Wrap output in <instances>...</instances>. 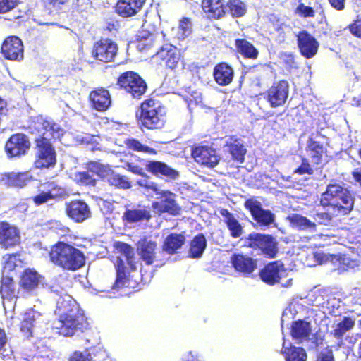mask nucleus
I'll use <instances>...</instances> for the list:
<instances>
[{"instance_id":"nucleus-1","label":"nucleus","mask_w":361,"mask_h":361,"mask_svg":"<svg viewBox=\"0 0 361 361\" xmlns=\"http://www.w3.org/2000/svg\"><path fill=\"white\" fill-rule=\"evenodd\" d=\"M46 288L59 297L56 298L55 314L59 318L54 322V328L58 330L56 333L64 336H72L83 332L87 328L88 322L76 301L59 285L47 284Z\"/></svg>"},{"instance_id":"nucleus-2","label":"nucleus","mask_w":361,"mask_h":361,"mask_svg":"<svg viewBox=\"0 0 361 361\" xmlns=\"http://www.w3.org/2000/svg\"><path fill=\"white\" fill-rule=\"evenodd\" d=\"M30 129L32 134H36L35 167L40 169L54 167L56 163V153L51 140L60 138L63 135V129L58 123L42 116L37 117Z\"/></svg>"},{"instance_id":"nucleus-3","label":"nucleus","mask_w":361,"mask_h":361,"mask_svg":"<svg viewBox=\"0 0 361 361\" xmlns=\"http://www.w3.org/2000/svg\"><path fill=\"white\" fill-rule=\"evenodd\" d=\"M354 200L348 188L338 183H330L322 194L320 205L330 207L334 212L346 215L353 210Z\"/></svg>"},{"instance_id":"nucleus-4","label":"nucleus","mask_w":361,"mask_h":361,"mask_svg":"<svg viewBox=\"0 0 361 361\" xmlns=\"http://www.w3.org/2000/svg\"><path fill=\"white\" fill-rule=\"evenodd\" d=\"M49 257L54 264L66 270H78L85 262L84 253L80 250L63 242L52 246Z\"/></svg>"},{"instance_id":"nucleus-5","label":"nucleus","mask_w":361,"mask_h":361,"mask_svg":"<svg viewBox=\"0 0 361 361\" xmlns=\"http://www.w3.org/2000/svg\"><path fill=\"white\" fill-rule=\"evenodd\" d=\"M165 108L157 100L149 99L141 104L140 121L148 129H160L165 123Z\"/></svg>"},{"instance_id":"nucleus-6","label":"nucleus","mask_w":361,"mask_h":361,"mask_svg":"<svg viewBox=\"0 0 361 361\" xmlns=\"http://www.w3.org/2000/svg\"><path fill=\"white\" fill-rule=\"evenodd\" d=\"M244 206L255 221V227L263 231L276 227V215L271 210L264 209L259 201L250 198L245 202Z\"/></svg>"},{"instance_id":"nucleus-7","label":"nucleus","mask_w":361,"mask_h":361,"mask_svg":"<svg viewBox=\"0 0 361 361\" xmlns=\"http://www.w3.org/2000/svg\"><path fill=\"white\" fill-rule=\"evenodd\" d=\"M245 243L249 247L260 250L269 258H274L279 251L278 242L271 235L252 232L245 238Z\"/></svg>"},{"instance_id":"nucleus-8","label":"nucleus","mask_w":361,"mask_h":361,"mask_svg":"<svg viewBox=\"0 0 361 361\" xmlns=\"http://www.w3.org/2000/svg\"><path fill=\"white\" fill-rule=\"evenodd\" d=\"M118 85L134 98L143 95L147 88L145 80L134 71H126L118 78Z\"/></svg>"},{"instance_id":"nucleus-9","label":"nucleus","mask_w":361,"mask_h":361,"mask_svg":"<svg viewBox=\"0 0 361 361\" xmlns=\"http://www.w3.org/2000/svg\"><path fill=\"white\" fill-rule=\"evenodd\" d=\"M261 280L269 286L279 283L281 280L287 276V271L281 261H274L268 263L259 271Z\"/></svg>"},{"instance_id":"nucleus-10","label":"nucleus","mask_w":361,"mask_h":361,"mask_svg":"<svg viewBox=\"0 0 361 361\" xmlns=\"http://www.w3.org/2000/svg\"><path fill=\"white\" fill-rule=\"evenodd\" d=\"M118 51L116 43L109 39H102L95 42L92 49V56L96 60L108 63L112 61Z\"/></svg>"},{"instance_id":"nucleus-11","label":"nucleus","mask_w":361,"mask_h":361,"mask_svg":"<svg viewBox=\"0 0 361 361\" xmlns=\"http://www.w3.org/2000/svg\"><path fill=\"white\" fill-rule=\"evenodd\" d=\"M289 94V84L286 80L274 83L267 92L265 98L271 107L276 108L283 106Z\"/></svg>"},{"instance_id":"nucleus-12","label":"nucleus","mask_w":361,"mask_h":361,"mask_svg":"<svg viewBox=\"0 0 361 361\" xmlns=\"http://www.w3.org/2000/svg\"><path fill=\"white\" fill-rule=\"evenodd\" d=\"M30 147L27 137L23 133H16L6 142L5 150L8 157H17L24 155Z\"/></svg>"},{"instance_id":"nucleus-13","label":"nucleus","mask_w":361,"mask_h":361,"mask_svg":"<svg viewBox=\"0 0 361 361\" xmlns=\"http://www.w3.org/2000/svg\"><path fill=\"white\" fill-rule=\"evenodd\" d=\"M1 53L8 60L20 61L23 59L24 49L21 39L16 36L6 38L1 46Z\"/></svg>"},{"instance_id":"nucleus-14","label":"nucleus","mask_w":361,"mask_h":361,"mask_svg":"<svg viewBox=\"0 0 361 361\" xmlns=\"http://www.w3.org/2000/svg\"><path fill=\"white\" fill-rule=\"evenodd\" d=\"M297 42L300 54L306 59H311L317 53L319 42L307 31L300 32L297 35Z\"/></svg>"},{"instance_id":"nucleus-15","label":"nucleus","mask_w":361,"mask_h":361,"mask_svg":"<svg viewBox=\"0 0 361 361\" xmlns=\"http://www.w3.org/2000/svg\"><path fill=\"white\" fill-rule=\"evenodd\" d=\"M196 162L209 168H214L219 161V157L214 149L208 146H197L192 152Z\"/></svg>"},{"instance_id":"nucleus-16","label":"nucleus","mask_w":361,"mask_h":361,"mask_svg":"<svg viewBox=\"0 0 361 361\" xmlns=\"http://www.w3.org/2000/svg\"><path fill=\"white\" fill-rule=\"evenodd\" d=\"M66 212L77 223H82L91 216L90 208L83 200H73L67 203Z\"/></svg>"},{"instance_id":"nucleus-17","label":"nucleus","mask_w":361,"mask_h":361,"mask_svg":"<svg viewBox=\"0 0 361 361\" xmlns=\"http://www.w3.org/2000/svg\"><path fill=\"white\" fill-rule=\"evenodd\" d=\"M224 152L231 154V158L238 163L243 164L245 161V156L247 149L244 141L236 136H231L226 140L224 146Z\"/></svg>"},{"instance_id":"nucleus-18","label":"nucleus","mask_w":361,"mask_h":361,"mask_svg":"<svg viewBox=\"0 0 361 361\" xmlns=\"http://www.w3.org/2000/svg\"><path fill=\"white\" fill-rule=\"evenodd\" d=\"M43 277L35 270L31 269H25L20 281V287L28 293H35L42 285Z\"/></svg>"},{"instance_id":"nucleus-19","label":"nucleus","mask_w":361,"mask_h":361,"mask_svg":"<svg viewBox=\"0 0 361 361\" xmlns=\"http://www.w3.org/2000/svg\"><path fill=\"white\" fill-rule=\"evenodd\" d=\"M231 264L235 270L244 276H248L257 267L256 259L241 254H234L231 257Z\"/></svg>"},{"instance_id":"nucleus-20","label":"nucleus","mask_w":361,"mask_h":361,"mask_svg":"<svg viewBox=\"0 0 361 361\" xmlns=\"http://www.w3.org/2000/svg\"><path fill=\"white\" fill-rule=\"evenodd\" d=\"M19 243L20 234L18 228L7 222H0V245L8 248Z\"/></svg>"},{"instance_id":"nucleus-21","label":"nucleus","mask_w":361,"mask_h":361,"mask_svg":"<svg viewBox=\"0 0 361 361\" xmlns=\"http://www.w3.org/2000/svg\"><path fill=\"white\" fill-rule=\"evenodd\" d=\"M159 194L161 195L160 200L154 203L155 207L161 212H167L172 215L179 214L180 208L174 199L173 193L169 190H161Z\"/></svg>"},{"instance_id":"nucleus-22","label":"nucleus","mask_w":361,"mask_h":361,"mask_svg":"<svg viewBox=\"0 0 361 361\" xmlns=\"http://www.w3.org/2000/svg\"><path fill=\"white\" fill-rule=\"evenodd\" d=\"M146 0H118L116 12L123 18L136 15L142 8Z\"/></svg>"},{"instance_id":"nucleus-23","label":"nucleus","mask_w":361,"mask_h":361,"mask_svg":"<svg viewBox=\"0 0 361 361\" xmlns=\"http://www.w3.org/2000/svg\"><path fill=\"white\" fill-rule=\"evenodd\" d=\"M157 56L164 61L168 68L173 69L180 60V53L176 47L166 44L157 51Z\"/></svg>"},{"instance_id":"nucleus-24","label":"nucleus","mask_w":361,"mask_h":361,"mask_svg":"<svg viewBox=\"0 0 361 361\" xmlns=\"http://www.w3.org/2000/svg\"><path fill=\"white\" fill-rule=\"evenodd\" d=\"M157 243L149 238L140 239L137 243V253L147 265L154 262Z\"/></svg>"},{"instance_id":"nucleus-25","label":"nucleus","mask_w":361,"mask_h":361,"mask_svg":"<svg viewBox=\"0 0 361 361\" xmlns=\"http://www.w3.org/2000/svg\"><path fill=\"white\" fill-rule=\"evenodd\" d=\"M143 165L146 166L147 170L155 176H164L175 179L178 172L169 167L165 163L159 161L142 160Z\"/></svg>"},{"instance_id":"nucleus-26","label":"nucleus","mask_w":361,"mask_h":361,"mask_svg":"<svg viewBox=\"0 0 361 361\" xmlns=\"http://www.w3.org/2000/svg\"><path fill=\"white\" fill-rule=\"evenodd\" d=\"M338 214L330 207H322V210H317L314 213L313 223H316L317 229H319V226H335L336 225L335 218Z\"/></svg>"},{"instance_id":"nucleus-27","label":"nucleus","mask_w":361,"mask_h":361,"mask_svg":"<svg viewBox=\"0 0 361 361\" xmlns=\"http://www.w3.org/2000/svg\"><path fill=\"white\" fill-rule=\"evenodd\" d=\"M90 99L92 106L99 111H106L111 102L109 91L104 88L92 91Z\"/></svg>"},{"instance_id":"nucleus-28","label":"nucleus","mask_w":361,"mask_h":361,"mask_svg":"<svg viewBox=\"0 0 361 361\" xmlns=\"http://www.w3.org/2000/svg\"><path fill=\"white\" fill-rule=\"evenodd\" d=\"M225 0H202V7L210 18L219 19L226 14Z\"/></svg>"},{"instance_id":"nucleus-29","label":"nucleus","mask_w":361,"mask_h":361,"mask_svg":"<svg viewBox=\"0 0 361 361\" xmlns=\"http://www.w3.org/2000/svg\"><path fill=\"white\" fill-rule=\"evenodd\" d=\"M150 218V212L142 207L126 208L123 214V220L127 224L148 221Z\"/></svg>"},{"instance_id":"nucleus-30","label":"nucleus","mask_w":361,"mask_h":361,"mask_svg":"<svg viewBox=\"0 0 361 361\" xmlns=\"http://www.w3.org/2000/svg\"><path fill=\"white\" fill-rule=\"evenodd\" d=\"M312 331V326L310 322L298 319L292 323L291 336L294 340L297 341V343L300 344L303 341L307 340Z\"/></svg>"},{"instance_id":"nucleus-31","label":"nucleus","mask_w":361,"mask_h":361,"mask_svg":"<svg viewBox=\"0 0 361 361\" xmlns=\"http://www.w3.org/2000/svg\"><path fill=\"white\" fill-rule=\"evenodd\" d=\"M215 81L221 86L230 84L234 75L233 68L226 63L217 64L213 72Z\"/></svg>"},{"instance_id":"nucleus-32","label":"nucleus","mask_w":361,"mask_h":361,"mask_svg":"<svg viewBox=\"0 0 361 361\" xmlns=\"http://www.w3.org/2000/svg\"><path fill=\"white\" fill-rule=\"evenodd\" d=\"M288 219L292 225V227L309 233H317L319 229H317L315 226L316 223H313L307 217L298 214H293L288 216Z\"/></svg>"},{"instance_id":"nucleus-33","label":"nucleus","mask_w":361,"mask_h":361,"mask_svg":"<svg viewBox=\"0 0 361 361\" xmlns=\"http://www.w3.org/2000/svg\"><path fill=\"white\" fill-rule=\"evenodd\" d=\"M185 242L183 233H171L167 235L163 243V250L172 255L180 249Z\"/></svg>"},{"instance_id":"nucleus-34","label":"nucleus","mask_w":361,"mask_h":361,"mask_svg":"<svg viewBox=\"0 0 361 361\" xmlns=\"http://www.w3.org/2000/svg\"><path fill=\"white\" fill-rule=\"evenodd\" d=\"M40 316V313L33 309H30L23 314L20 325V331L23 334L25 337L30 338L32 336V329L35 326L36 321L39 319Z\"/></svg>"},{"instance_id":"nucleus-35","label":"nucleus","mask_w":361,"mask_h":361,"mask_svg":"<svg viewBox=\"0 0 361 361\" xmlns=\"http://www.w3.org/2000/svg\"><path fill=\"white\" fill-rule=\"evenodd\" d=\"M157 27L154 26L152 30H143L137 35V48L140 51L149 49L156 41L157 35Z\"/></svg>"},{"instance_id":"nucleus-36","label":"nucleus","mask_w":361,"mask_h":361,"mask_svg":"<svg viewBox=\"0 0 361 361\" xmlns=\"http://www.w3.org/2000/svg\"><path fill=\"white\" fill-rule=\"evenodd\" d=\"M207 245L206 238L203 233H198L190 242L189 257L193 259L200 258Z\"/></svg>"},{"instance_id":"nucleus-37","label":"nucleus","mask_w":361,"mask_h":361,"mask_svg":"<svg viewBox=\"0 0 361 361\" xmlns=\"http://www.w3.org/2000/svg\"><path fill=\"white\" fill-rule=\"evenodd\" d=\"M307 149L312 162L317 165L321 164L323 154L325 152L323 145L310 136L307 142Z\"/></svg>"},{"instance_id":"nucleus-38","label":"nucleus","mask_w":361,"mask_h":361,"mask_svg":"<svg viewBox=\"0 0 361 361\" xmlns=\"http://www.w3.org/2000/svg\"><path fill=\"white\" fill-rule=\"evenodd\" d=\"M235 45L237 51L245 58L256 59L259 51L257 48L245 39H236Z\"/></svg>"},{"instance_id":"nucleus-39","label":"nucleus","mask_w":361,"mask_h":361,"mask_svg":"<svg viewBox=\"0 0 361 361\" xmlns=\"http://www.w3.org/2000/svg\"><path fill=\"white\" fill-rule=\"evenodd\" d=\"M282 353L285 355L286 361H306L307 354L301 347H295L290 344V347L286 345L283 342Z\"/></svg>"},{"instance_id":"nucleus-40","label":"nucleus","mask_w":361,"mask_h":361,"mask_svg":"<svg viewBox=\"0 0 361 361\" xmlns=\"http://www.w3.org/2000/svg\"><path fill=\"white\" fill-rule=\"evenodd\" d=\"M226 3V11H228L232 17L240 18L246 13V5L241 0H228Z\"/></svg>"},{"instance_id":"nucleus-41","label":"nucleus","mask_w":361,"mask_h":361,"mask_svg":"<svg viewBox=\"0 0 361 361\" xmlns=\"http://www.w3.org/2000/svg\"><path fill=\"white\" fill-rule=\"evenodd\" d=\"M107 182L109 185L118 188L119 189L127 190L131 188V183L129 178L118 173H115L111 170V173L106 177Z\"/></svg>"},{"instance_id":"nucleus-42","label":"nucleus","mask_w":361,"mask_h":361,"mask_svg":"<svg viewBox=\"0 0 361 361\" xmlns=\"http://www.w3.org/2000/svg\"><path fill=\"white\" fill-rule=\"evenodd\" d=\"M355 322L350 317H345L343 319L338 323L331 332V334L337 339H341L343 335L353 329Z\"/></svg>"},{"instance_id":"nucleus-43","label":"nucleus","mask_w":361,"mask_h":361,"mask_svg":"<svg viewBox=\"0 0 361 361\" xmlns=\"http://www.w3.org/2000/svg\"><path fill=\"white\" fill-rule=\"evenodd\" d=\"M13 286V277L9 275H3L0 288V293L3 299H12L15 293Z\"/></svg>"},{"instance_id":"nucleus-44","label":"nucleus","mask_w":361,"mask_h":361,"mask_svg":"<svg viewBox=\"0 0 361 361\" xmlns=\"http://www.w3.org/2000/svg\"><path fill=\"white\" fill-rule=\"evenodd\" d=\"M86 169L94 176L97 175L102 178H106L111 173V169L109 166L97 161H90L87 163Z\"/></svg>"},{"instance_id":"nucleus-45","label":"nucleus","mask_w":361,"mask_h":361,"mask_svg":"<svg viewBox=\"0 0 361 361\" xmlns=\"http://www.w3.org/2000/svg\"><path fill=\"white\" fill-rule=\"evenodd\" d=\"M32 179V176L30 172H23L17 173H11L8 176L10 184L16 187H23Z\"/></svg>"},{"instance_id":"nucleus-46","label":"nucleus","mask_w":361,"mask_h":361,"mask_svg":"<svg viewBox=\"0 0 361 361\" xmlns=\"http://www.w3.org/2000/svg\"><path fill=\"white\" fill-rule=\"evenodd\" d=\"M125 144L128 149L135 152L156 154V151L154 149L142 144L139 140L133 137L126 139Z\"/></svg>"},{"instance_id":"nucleus-47","label":"nucleus","mask_w":361,"mask_h":361,"mask_svg":"<svg viewBox=\"0 0 361 361\" xmlns=\"http://www.w3.org/2000/svg\"><path fill=\"white\" fill-rule=\"evenodd\" d=\"M125 269L123 262L121 259L116 264V279L112 290H118L126 285L127 280Z\"/></svg>"},{"instance_id":"nucleus-48","label":"nucleus","mask_w":361,"mask_h":361,"mask_svg":"<svg viewBox=\"0 0 361 361\" xmlns=\"http://www.w3.org/2000/svg\"><path fill=\"white\" fill-rule=\"evenodd\" d=\"M51 200L61 197L66 195V190L54 182H48L42 185Z\"/></svg>"},{"instance_id":"nucleus-49","label":"nucleus","mask_w":361,"mask_h":361,"mask_svg":"<svg viewBox=\"0 0 361 361\" xmlns=\"http://www.w3.org/2000/svg\"><path fill=\"white\" fill-rule=\"evenodd\" d=\"M75 178L81 185L89 186H94L96 185V178L87 169L85 171L77 173Z\"/></svg>"},{"instance_id":"nucleus-50","label":"nucleus","mask_w":361,"mask_h":361,"mask_svg":"<svg viewBox=\"0 0 361 361\" xmlns=\"http://www.w3.org/2000/svg\"><path fill=\"white\" fill-rule=\"evenodd\" d=\"M142 178L137 180V183L142 188H145L147 191L152 190L156 194H159L161 192V189L159 185L152 181L148 176L146 173H144L143 176H141Z\"/></svg>"},{"instance_id":"nucleus-51","label":"nucleus","mask_w":361,"mask_h":361,"mask_svg":"<svg viewBox=\"0 0 361 361\" xmlns=\"http://www.w3.org/2000/svg\"><path fill=\"white\" fill-rule=\"evenodd\" d=\"M226 224L232 238H238L242 235L243 226L235 218L228 219Z\"/></svg>"},{"instance_id":"nucleus-52","label":"nucleus","mask_w":361,"mask_h":361,"mask_svg":"<svg viewBox=\"0 0 361 361\" xmlns=\"http://www.w3.org/2000/svg\"><path fill=\"white\" fill-rule=\"evenodd\" d=\"M16 255H6L3 257V275H9L11 271H13L16 267Z\"/></svg>"},{"instance_id":"nucleus-53","label":"nucleus","mask_w":361,"mask_h":361,"mask_svg":"<svg viewBox=\"0 0 361 361\" xmlns=\"http://www.w3.org/2000/svg\"><path fill=\"white\" fill-rule=\"evenodd\" d=\"M121 252L127 261L128 264L133 269H135V266L133 264V258L134 255L133 249L128 244L122 243L121 244Z\"/></svg>"},{"instance_id":"nucleus-54","label":"nucleus","mask_w":361,"mask_h":361,"mask_svg":"<svg viewBox=\"0 0 361 361\" xmlns=\"http://www.w3.org/2000/svg\"><path fill=\"white\" fill-rule=\"evenodd\" d=\"M69 361H93L91 353L87 350L75 351L70 357Z\"/></svg>"},{"instance_id":"nucleus-55","label":"nucleus","mask_w":361,"mask_h":361,"mask_svg":"<svg viewBox=\"0 0 361 361\" xmlns=\"http://www.w3.org/2000/svg\"><path fill=\"white\" fill-rule=\"evenodd\" d=\"M316 361H335L331 347L327 346L319 351Z\"/></svg>"},{"instance_id":"nucleus-56","label":"nucleus","mask_w":361,"mask_h":361,"mask_svg":"<svg viewBox=\"0 0 361 361\" xmlns=\"http://www.w3.org/2000/svg\"><path fill=\"white\" fill-rule=\"evenodd\" d=\"M295 12L303 18L314 17L315 13L313 8L305 5L303 3L299 4L296 8Z\"/></svg>"},{"instance_id":"nucleus-57","label":"nucleus","mask_w":361,"mask_h":361,"mask_svg":"<svg viewBox=\"0 0 361 361\" xmlns=\"http://www.w3.org/2000/svg\"><path fill=\"white\" fill-rule=\"evenodd\" d=\"M191 32L190 23L188 19L184 18L180 22L178 35L180 38H185Z\"/></svg>"},{"instance_id":"nucleus-58","label":"nucleus","mask_w":361,"mask_h":361,"mask_svg":"<svg viewBox=\"0 0 361 361\" xmlns=\"http://www.w3.org/2000/svg\"><path fill=\"white\" fill-rule=\"evenodd\" d=\"M18 4V0H0V13H7Z\"/></svg>"},{"instance_id":"nucleus-59","label":"nucleus","mask_w":361,"mask_h":361,"mask_svg":"<svg viewBox=\"0 0 361 361\" xmlns=\"http://www.w3.org/2000/svg\"><path fill=\"white\" fill-rule=\"evenodd\" d=\"M295 172L300 175H311L313 173V169H312L310 164H309L308 160L305 158H302L300 166L295 169Z\"/></svg>"},{"instance_id":"nucleus-60","label":"nucleus","mask_w":361,"mask_h":361,"mask_svg":"<svg viewBox=\"0 0 361 361\" xmlns=\"http://www.w3.org/2000/svg\"><path fill=\"white\" fill-rule=\"evenodd\" d=\"M50 200L51 198L45 190L33 197L34 202L37 205L44 204Z\"/></svg>"},{"instance_id":"nucleus-61","label":"nucleus","mask_w":361,"mask_h":361,"mask_svg":"<svg viewBox=\"0 0 361 361\" xmlns=\"http://www.w3.org/2000/svg\"><path fill=\"white\" fill-rule=\"evenodd\" d=\"M126 169L135 174L143 176L144 170L143 168L139 165L135 164L133 162H127L126 164Z\"/></svg>"},{"instance_id":"nucleus-62","label":"nucleus","mask_w":361,"mask_h":361,"mask_svg":"<svg viewBox=\"0 0 361 361\" xmlns=\"http://www.w3.org/2000/svg\"><path fill=\"white\" fill-rule=\"evenodd\" d=\"M351 33L361 39V20H357L350 26Z\"/></svg>"},{"instance_id":"nucleus-63","label":"nucleus","mask_w":361,"mask_h":361,"mask_svg":"<svg viewBox=\"0 0 361 361\" xmlns=\"http://www.w3.org/2000/svg\"><path fill=\"white\" fill-rule=\"evenodd\" d=\"M343 269L345 270H351L355 269L356 267H358L359 264L357 260H353L350 258H344L343 259Z\"/></svg>"},{"instance_id":"nucleus-64","label":"nucleus","mask_w":361,"mask_h":361,"mask_svg":"<svg viewBox=\"0 0 361 361\" xmlns=\"http://www.w3.org/2000/svg\"><path fill=\"white\" fill-rule=\"evenodd\" d=\"M183 361H202L197 353H195L192 351H190L188 353L187 355H185L183 358Z\"/></svg>"}]
</instances>
